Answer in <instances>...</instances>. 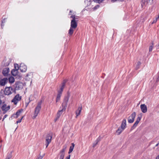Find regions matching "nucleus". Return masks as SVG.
<instances>
[{"label": "nucleus", "mask_w": 159, "mask_h": 159, "mask_svg": "<svg viewBox=\"0 0 159 159\" xmlns=\"http://www.w3.org/2000/svg\"><path fill=\"white\" fill-rule=\"evenodd\" d=\"M70 93L69 92H67V95L66 96L63 100V102L62 104V107L64 109V110H65L66 107L67 106V103L68 102L69 98L70 97Z\"/></svg>", "instance_id": "3"}, {"label": "nucleus", "mask_w": 159, "mask_h": 159, "mask_svg": "<svg viewBox=\"0 0 159 159\" xmlns=\"http://www.w3.org/2000/svg\"><path fill=\"white\" fill-rule=\"evenodd\" d=\"M141 64V62L139 61L137 62V64L136 65V69L137 70L139 69V66H140Z\"/></svg>", "instance_id": "29"}, {"label": "nucleus", "mask_w": 159, "mask_h": 159, "mask_svg": "<svg viewBox=\"0 0 159 159\" xmlns=\"http://www.w3.org/2000/svg\"><path fill=\"white\" fill-rule=\"evenodd\" d=\"M6 18H4V19L2 20L1 26V28L2 29L3 28V27L4 25V24L6 21Z\"/></svg>", "instance_id": "25"}, {"label": "nucleus", "mask_w": 159, "mask_h": 159, "mask_svg": "<svg viewBox=\"0 0 159 159\" xmlns=\"http://www.w3.org/2000/svg\"><path fill=\"white\" fill-rule=\"evenodd\" d=\"M63 111H65L64 109L62 107V109L58 111L57 114V120L59 118L60 116L62 114Z\"/></svg>", "instance_id": "17"}, {"label": "nucleus", "mask_w": 159, "mask_h": 159, "mask_svg": "<svg viewBox=\"0 0 159 159\" xmlns=\"http://www.w3.org/2000/svg\"><path fill=\"white\" fill-rule=\"evenodd\" d=\"M100 141V139L99 138H98L95 141L94 143L93 144V147H95L97 144H98V143Z\"/></svg>", "instance_id": "22"}, {"label": "nucleus", "mask_w": 159, "mask_h": 159, "mask_svg": "<svg viewBox=\"0 0 159 159\" xmlns=\"http://www.w3.org/2000/svg\"><path fill=\"white\" fill-rule=\"evenodd\" d=\"M100 7V6L99 5H97L95 7H93V11L96 10L97 9H98V8H99Z\"/></svg>", "instance_id": "32"}, {"label": "nucleus", "mask_w": 159, "mask_h": 159, "mask_svg": "<svg viewBox=\"0 0 159 159\" xmlns=\"http://www.w3.org/2000/svg\"><path fill=\"white\" fill-rule=\"evenodd\" d=\"M10 106H8L7 107V105L5 104H4L1 107L2 110L5 111L3 113H5L7 111H8L10 109Z\"/></svg>", "instance_id": "10"}, {"label": "nucleus", "mask_w": 159, "mask_h": 159, "mask_svg": "<svg viewBox=\"0 0 159 159\" xmlns=\"http://www.w3.org/2000/svg\"><path fill=\"white\" fill-rule=\"evenodd\" d=\"M61 94H59L58 93L57 97L56 98V102H57L58 101H59L61 97Z\"/></svg>", "instance_id": "27"}, {"label": "nucleus", "mask_w": 159, "mask_h": 159, "mask_svg": "<svg viewBox=\"0 0 159 159\" xmlns=\"http://www.w3.org/2000/svg\"><path fill=\"white\" fill-rule=\"evenodd\" d=\"M82 110V107H79L78 109L76 111L75 113L76 114V118H77V116L80 114V113Z\"/></svg>", "instance_id": "18"}, {"label": "nucleus", "mask_w": 159, "mask_h": 159, "mask_svg": "<svg viewBox=\"0 0 159 159\" xmlns=\"http://www.w3.org/2000/svg\"><path fill=\"white\" fill-rule=\"evenodd\" d=\"M156 159H159V155L156 157Z\"/></svg>", "instance_id": "43"}, {"label": "nucleus", "mask_w": 159, "mask_h": 159, "mask_svg": "<svg viewBox=\"0 0 159 159\" xmlns=\"http://www.w3.org/2000/svg\"><path fill=\"white\" fill-rule=\"evenodd\" d=\"M9 71V68H5L3 69L2 71V73L4 76H6L8 75Z\"/></svg>", "instance_id": "15"}, {"label": "nucleus", "mask_w": 159, "mask_h": 159, "mask_svg": "<svg viewBox=\"0 0 159 159\" xmlns=\"http://www.w3.org/2000/svg\"><path fill=\"white\" fill-rule=\"evenodd\" d=\"M141 116H138L137 118V119L133 125V126L132 127L131 129H134L137 125L139 123V121H140L141 119Z\"/></svg>", "instance_id": "11"}, {"label": "nucleus", "mask_w": 159, "mask_h": 159, "mask_svg": "<svg viewBox=\"0 0 159 159\" xmlns=\"http://www.w3.org/2000/svg\"><path fill=\"white\" fill-rule=\"evenodd\" d=\"M67 147V146L66 145L63 146L62 149L61 150L60 152V156L59 159H64L65 154V151Z\"/></svg>", "instance_id": "5"}, {"label": "nucleus", "mask_w": 159, "mask_h": 159, "mask_svg": "<svg viewBox=\"0 0 159 159\" xmlns=\"http://www.w3.org/2000/svg\"><path fill=\"white\" fill-rule=\"evenodd\" d=\"M152 45L151 46L149 47V52H151L152 51V48H153V42L152 43Z\"/></svg>", "instance_id": "33"}, {"label": "nucleus", "mask_w": 159, "mask_h": 159, "mask_svg": "<svg viewBox=\"0 0 159 159\" xmlns=\"http://www.w3.org/2000/svg\"><path fill=\"white\" fill-rule=\"evenodd\" d=\"M140 108L142 111L143 113H145L147 112V106L145 104H141L140 105Z\"/></svg>", "instance_id": "12"}, {"label": "nucleus", "mask_w": 159, "mask_h": 159, "mask_svg": "<svg viewBox=\"0 0 159 159\" xmlns=\"http://www.w3.org/2000/svg\"><path fill=\"white\" fill-rule=\"evenodd\" d=\"M159 17V15L156 18V20H157L158 19Z\"/></svg>", "instance_id": "46"}, {"label": "nucleus", "mask_w": 159, "mask_h": 159, "mask_svg": "<svg viewBox=\"0 0 159 159\" xmlns=\"http://www.w3.org/2000/svg\"><path fill=\"white\" fill-rule=\"evenodd\" d=\"M45 154V153H44L42 156L40 155V156L38 157V159H42L44 156Z\"/></svg>", "instance_id": "36"}, {"label": "nucleus", "mask_w": 159, "mask_h": 159, "mask_svg": "<svg viewBox=\"0 0 159 159\" xmlns=\"http://www.w3.org/2000/svg\"><path fill=\"white\" fill-rule=\"evenodd\" d=\"M159 76L157 78V81L158 82L159 81Z\"/></svg>", "instance_id": "44"}, {"label": "nucleus", "mask_w": 159, "mask_h": 159, "mask_svg": "<svg viewBox=\"0 0 159 159\" xmlns=\"http://www.w3.org/2000/svg\"><path fill=\"white\" fill-rule=\"evenodd\" d=\"M13 93H16L15 90L13 89L12 87H6L5 89L4 93L5 95H9L12 94Z\"/></svg>", "instance_id": "2"}, {"label": "nucleus", "mask_w": 159, "mask_h": 159, "mask_svg": "<svg viewBox=\"0 0 159 159\" xmlns=\"http://www.w3.org/2000/svg\"><path fill=\"white\" fill-rule=\"evenodd\" d=\"M70 18L72 19V20H76L75 16V15H72L70 16Z\"/></svg>", "instance_id": "34"}, {"label": "nucleus", "mask_w": 159, "mask_h": 159, "mask_svg": "<svg viewBox=\"0 0 159 159\" xmlns=\"http://www.w3.org/2000/svg\"><path fill=\"white\" fill-rule=\"evenodd\" d=\"M77 23L76 20H72L71 22L70 27L75 29L77 27Z\"/></svg>", "instance_id": "13"}, {"label": "nucleus", "mask_w": 159, "mask_h": 159, "mask_svg": "<svg viewBox=\"0 0 159 159\" xmlns=\"http://www.w3.org/2000/svg\"><path fill=\"white\" fill-rule=\"evenodd\" d=\"M71 12H72L71 11H70V13H71Z\"/></svg>", "instance_id": "48"}, {"label": "nucleus", "mask_w": 159, "mask_h": 159, "mask_svg": "<svg viewBox=\"0 0 159 159\" xmlns=\"http://www.w3.org/2000/svg\"><path fill=\"white\" fill-rule=\"evenodd\" d=\"M52 138V134L50 133L47 135L46 137L45 145L46 146V148L48 147L49 144L51 143Z\"/></svg>", "instance_id": "4"}, {"label": "nucleus", "mask_w": 159, "mask_h": 159, "mask_svg": "<svg viewBox=\"0 0 159 159\" xmlns=\"http://www.w3.org/2000/svg\"><path fill=\"white\" fill-rule=\"evenodd\" d=\"M19 67L18 65L17 64H14V69L15 70H18Z\"/></svg>", "instance_id": "31"}, {"label": "nucleus", "mask_w": 159, "mask_h": 159, "mask_svg": "<svg viewBox=\"0 0 159 159\" xmlns=\"http://www.w3.org/2000/svg\"><path fill=\"white\" fill-rule=\"evenodd\" d=\"M19 69L22 72H25L26 71L27 67V66L23 63L20 64L19 66Z\"/></svg>", "instance_id": "9"}, {"label": "nucleus", "mask_w": 159, "mask_h": 159, "mask_svg": "<svg viewBox=\"0 0 159 159\" xmlns=\"http://www.w3.org/2000/svg\"><path fill=\"white\" fill-rule=\"evenodd\" d=\"M42 104V101H41L39 102L37 104V106L35 108L33 116V118L35 119L37 116L39 112V111L41 108V105Z\"/></svg>", "instance_id": "1"}, {"label": "nucleus", "mask_w": 159, "mask_h": 159, "mask_svg": "<svg viewBox=\"0 0 159 159\" xmlns=\"http://www.w3.org/2000/svg\"><path fill=\"white\" fill-rule=\"evenodd\" d=\"M18 70L13 69L12 70L11 73L12 75L14 76H16L17 75Z\"/></svg>", "instance_id": "19"}, {"label": "nucleus", "mask_w": 159, "mask_h": 159, "mask_svg": "<svg viewBox=\"0 0 159 159\" xmlns=\"http://www.w3.org/2000/svg\"><path fill=\"white\" fill-rule=\"evenodd\" d=\"M28 76V75H27V76Z\"/></svg>", "instance_id": "49"}, {"label": "nucleus", "mask_w": 159, "mask_h": 159, "mask_svg": "<svg viewBox=\"0 0 159 159\" xmlns=\"http://www.w3.org/2000/svg\"><path fill=\"white\" fill-rule=\"evenodd\" d=\"M63 91V90H61V89H60L58 91V94H62V92Z\"/></svg>", "instance_id": "35"}, {"label": "nucleus", "mask_w": 159, "mask_h": 159, "mask_svg": "<svg viewBox=\"0 0 159 159\" xmlns=\"http://www.w3.org/2000/svg\"><path fill=\"white\" fill-rule=\"evenodd\" d=\"M23 116H22V118L19 120H18L17 121H16V123L17 124L18 123H20L21 122V120H22V119H23Z\"/></svg>", "instance_id": "37"}, {"label": "nucleus", "mask_w": 159, "mask_h": 159, "mask_svg": "<svg viewBox=\"0 0 159 159\" xmlns=\"http://www.w3.org/2000/svg\"><path fill=\"white\" fill-rule=\"evenodd\" d=\"M8 80H9V82L10 83H13L15 81V79L14 77L12 76H11L8 78Z\"/></svg>", "instance_id": "20"}, {"label": "nucleus", "mask_w": 159, "mask_h": 159, "mask_svg": "<svg viewBox=\"0 0 159 159\" xmlns=\"http://www.w3.org/2000/svg\"><path fill=\"white\" fill-rule=\"evenodd\" d=\"M117 0H111V2H116V1Z\"/></svg>", "instance_id": "42"}, {"label": "nucleus", "mask_w": 159, "mask_h": 159, "mask_svg": "<svg viewBox=\"0 0 159 159\" xmlns=\"http://www.w3.org/2000/svg\"><path fill=\"white\" fill-rule=\"evenodd\" d=\"M126 120L125 119H124L121 124L120 127L122 129H124L126 127Z\"/></svg>", "instance_id": "16"}, {"label": "nucleus", "mask_w": 159, "mask_h": 159, "mask_svg": "<svg viewBox=\"0 0 159 159\" xmlns=\"http://www.w3.org/2000/svg\"><path fill=\"white\" fill-rule=\"evenodd\" d=\"M159 142L157 143L156 145V146L157 147V146H158V145H159Z\"/></svg>", "instance_id": "45"}, {"label": "nucleus", "mask_w": 159, "mask_h": 159, "mask_svg": "<svg viewBox=\"0 0 159 159\" xmlns=\"http://www.w3.org/2000/svg\"><path fill=\"white\" fill-rule=\"evenodd\" d=\"M15 88L14 90H19L23 88L22 83L20 82H16L15 84Z\"/></svg>", "instance_id": "8"}, {"label": "nucleus", "mask_w": 159, "mask_h": 159, "mask_svg": "<svg viewBox=\"0 0 159 159\" xmlns=\"http://www.w3.org/2000/svg\"><path fill=\"white\" fill-rule=\"evenodd\" d=\"M157 20H154L153 21V22L152 23V24L156 23L157 22Z\"/></svg>", "instance_id": "40"}, {"label": "nucleus", "mask_w": 159, "mask_h": 159, "mask_svg": "<svg viewBox=\"0 0 159 159\" xmlns=\"http://www.w3.org/2000/svg\"><path fill=\"white\" fill-rule=\"evenodd\" d=\"M7 115H5L2 121H3L4 120V119L7 117Z\"/></svg>", "instance_id": "39"}, {"label": "nucleus", "mask_w": 159, "mask_h": 159, "mask_svg": "<svg viewBox=\"0 0 159 159\" xmlns=\"http://www.w3.org/2000/svg\"><path fill=\"white\" fill-rule=\"evenodd\" d=\"M12 157V152H11L9 153L8 154L7 157L5 159H10Z\"/></svg>", "instance_id": "28"}, {"label": "nucleus", "mask_w": 159, "mask_h": 159, "mask_svg": "<svg viewBox=\"0 0 159 159\" xmlns=\"http://www.w3.org/2000/svg\"><path fill=\"white\" fill-rule=\"evenodd\" d=\"M135 116L136 113L135 112H134L128 117V122L129 123H133L134 121Z\"/></svg>", "instance_id": "6"}, {"label": "nucleus", "mask_w": 159, "mask_h": 159, "mask_svg": "<svg viewBox=\"0 0 159 159\" xmlns=\"http://www.w3.org/2000/svg\"><path fill=\"white\" fill-rule=\"evenodd\" d=\"M71 145L72 146L70 147L69 151L68 152L69 154H70L72 152L75 146V144L74 143H72Z\"/></svg>", "instance_id": "21"}, {"label": "nucleus", "mask_w": 159, "mask_h": 159, "mask_svg": "<svg viewBox=\"0 0 159 159\" xmlns=\"http://www.w3.org/2000/svg\"><path fill=\"white\" fill-rule=\"evenodd\" d=\"M73 29H74L73 28H71V27H70L68 32V34L69 35H71L73 34L74 32Z\"/></svg>", "instance_id": "24"}, {"label": "nucleus", "mask_w": 159, "mask_h": 159, "mask_svg": "<svg viewBox=\"0 0 159 159\" xmlns=\"http://www.w3.org/2000/svg\"><path fill=\"white\" fill-rule=\"evenodd\" d=\"M70 155H69L68 156H67L66 157V159H70Z\"/></svg>", "instance_id": "38"}, {"label": "nucleus", "mask_w": 159, "mask_h": 159, "mask_svg": "<svg viewBox=\"0 0 159 159\" xmlns=\"http://www.w3.org/2000/svg\"><path fill=\"white\" fill-rule=\"evenodd\" d=\"M57 120V118L55 119V121H56Z\"/></svg>", "instance_id": "47"}, {"label": "nucleus", "mask_w": 159, "mask_h": 159, "mask_svg": "<svg viewBox=\"0 0 159 159\" xmlns=\"http://www.w3.org/2000/svg\"><path fill=\"white\" fill-rule=\"evenodd\" d=\"M124 129H122L121 127L119 128L116 131V132L118 134H120Z\"/></svg>", "instance_id": "26"}, {"label": "nucleus", "mask_w": 159, "mask_h": 159, "mask_svg": "<svg viewBox=\"0 0 159 159\" xmlns=\"http://www.w3.org/2000/svg\"><path fill=\"white\" fill-rule=\"evenodd\" d=\"M21 96H19V94H17L15 96L12 100L11 102H13L15 105H16L18 102L21 100Z\"/></svg>", "instance_id": "7"}, {"label": "nucleus", "mask_w": 159, "mask_h": 159, "mask_svg": "<svg viewBox=\"0 0 159 159\" xmlns=\"http://www.w3.org/2000/svg\"><path fill=\"white\" fill-rule=\"evenodd\" d=\"M21 112V111L20 110H18L16 112V118H17L18 117V116L20 115V113Z\"/></svg>", "instance_id": "30"}, {"label": "nucleus", "mask_w": 159, "mask_h": 159, "mask_svg": "<svg viewBox=\"0 0 159 159\" xmlns=\"http://www.w3.org/2000/svg\"><path fill=\"white\" fill-rule=\"evenodd\" d=\"M158 112L159 113V111H158Z\"/></svg>", "instance_id": "50"}, {"label": "nucleus", "mask_w": 159, "mask_h": 159, "mask_svg": "<svg viewBox=\"0 0 159 159\" xmlns=\"http://www.w3.org/2000/svg\"><path fill=\"white\" fill-rule=\"evenodd\" d=\"M8 81V79L7 78H4L0 80V85L4 86Z\"/></svg>", "instance_id": "14"}, {"label": "nucleus", "mask_w": 159, "mask_h": 159, "mask_svg": "<svg viewBox=\"0 0 159 159\" xmlns=\"http://www.w3.org/2000/svg\"><path fill=\"white\" fill-rule=\"evenodd\" d=\"M29 102H26V103H25V107H26L28 106L29 105Z\"/></svg>", "instance_id": "41"}, {"label": "nucleus", "mask_w": 159, "mask_h": 159, "mask_svg": "<svg viewBox=\"0 0 159 159\" xmlns=\"http://www.w3.org/2000/svg\"><path fill=\"white\" fill-rule=\"evenodd\" d=\"M66 81L65 80H64L63 82L61 84V86L60 89L61 90H63L65 87Z\"/></svg>", "instance_id": "23"}]
</instances>
